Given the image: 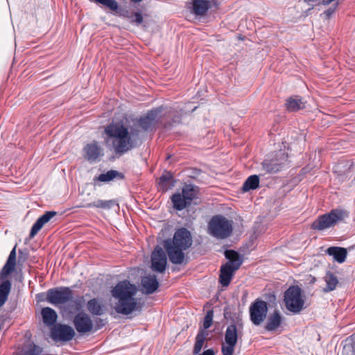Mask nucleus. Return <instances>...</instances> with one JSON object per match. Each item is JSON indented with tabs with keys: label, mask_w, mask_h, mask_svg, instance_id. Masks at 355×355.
Returning a JSON list of instances; mask_svg holds the SVG:
<instances>
[{
	"label": "nucleus",
	"mask_w": 355,
	"mask_h": 355,
	"mask_svg": "<svg viewBox=\"0 0 355 355\" xmlns=\"http://www.w3.org/2000/svg\"><path fill=\"white\" fill-rule=\"evenodd\" d=\"M162 112L161 107L148 111L146 115L133 121L128 127L122 121L107 124L104 129L105 143L107 148L119 157L136 148L139 141L141 130H152Z\"/></svg>",
	"instance_id": "obj_1"
},
{
	"label": "nucleus",
	"mask_w": 355,
	"mask_h": 355,
	"mask_svg": "<svg viewBox=\"0 0 355 355\" xmlns=\"http://www.w3.org/2000/svg\"><path fill=\"white\" fill-rule=\"evenodd\" d=\"M193 239L191 232L185 227L178 229L173 239L163 241V249L157 245L151 254V268L154 271L164 272L167 264V256L170 262L175 265L187 264L188 261L184 251L191 248Z\"/></svg>",
	"instance_id": "obj_2"
},
{
	"label": "nucleus",
	"mask_w": 355,
	"mask_h": 355,
	"mask_svg": "<svg viewBox=\"0 0 355 355\" xmlns=\"http://www.w3.org/2000/svg\"><path fill=\"white\" fill-rule=\"evenodd\" d=\"M137 291L135 285L128 280L121 281L112 288L111 295L118 300L114 306L116 313L128 315L135 311H141V306L135 297Z\"/></svg>",
	"instance_id": "obj_3"
},
{
	"label": "nucleus",
	"mask_w": 355,
	"mask_h": 355,
	"mask_svg": "<svg viewBox=\"0 0 355 355\" xmlns=\"http://www.w3.org/2000/svg\"><path fill=\"white\" fill-rule=\"evenodd\" d=\"M46 301L55 306L60 307L66 304V310L69 313L80 311L83 307V297L73 298V293L71 288L60 286L47 290Z\"/></svg>",
	"instance_id": "obj_4"
},
{
	"label": "nucleus",
	"mask_w": 355,
	"mask_h": 355,
	"mask_svg": "<svg viewBox=\"0 0 355 355\" xmlns=\"http://www.w3.org/2000/svg\"><path fill=\"white\" fill-rule=\"evenodd\" d=\"M232 230V221L222 215L214 216L208 224L209 234L218 239L228 238Z\"/></svg>",
	"instance_id": "obj_5"
},
{
	"label": "nucleus",
	"mask_w": 355,
	"mask_h": 355,
	"mask_svg": "<svg viewBox=\"0 0 355 355\" xmlns=\"http://www.w3.org/2000/svg\"><path fill=\"white\" fill-rule=\"evenodd\" d=\"M284 302L288 311L296 314L305 309L302 290L298 286H291L284 293Z\"/></svg>",
	"instance_id": "obj_6"
},
{
	"label": "nucleus",
	"mask_w": 355,
	"mask_h": 355,
	"mask_svg": "<svg viewBox=\"0 0 355 355\" xmlns=\"http://www.w3.org/2000/svg\"><path fill=\"white\" fill-rule=\"evenodd\" d=\"M349 217V212L342 209H334L330 212L318 217L312 225L315 230H323L334 226L340 221Z\"/></svg>",
	"instance_id": "obj_7"
},
{
	"label": "nucleus",
	"mask_w": 355,
	"mask_h": 355,
	"mask_svg": "<svg viewBox=\"0 0 355 355\" xmlns=\"http://www.w3.org/2000/svg\"><path fill=\"white\" fill-rule=\"evenodd\" d=\"M287 162L288 155L280 150L268 155L262 162V168L266 173H276L286 166Z\"/></svg>",
	"instance_id": "obj_8"
},
{
	"label": "nucleus",
	"mask_w": 355,
	"mask_h": 355,
	"mask_svg": "<svg viewBox=\"0 0 355 355\" xmlns=\"http://www.w3.org/2000/svg\"><path fill=\"white\" fill-rule=\"evenodd\" d=\"M268 303L257 299L250 306V316L254 325H259L266 318L268 313Z\"/></svg>",
	"instance_id": "obj_9"
},
{
	"label": "nucleus",
	"mask_w": 355,
	"mask_h": 355,
	"mask_svg": "<svg viewBox=\"0 0 355 355\" xmlns=\"http://www.w3.org/2000/svg\"><path fill=\"white\" fill-rule=\"evenodd\" d=\"M238 330L235 324L227 326L225 333V345H223L221 351L223 355H233L235 346L238 341Z\"/></svg>",
	"instance_id": "obj_10"
},
{
	"label": "nucleus",
	"mask_w": 355,
	"mask_h": 355,
	"mask_svg": "<svg viewBox=\"0 0 355 355\" xmlns=\"http://www.w3.org/2000/svg\"><path fill=\"white\" fill-rule=\"evenodd\" d=\"M197 106H192L191 103H185L184 105H177L173 109L175 110L173 112V118L168 122L164 123V128L171 129L173 127L180 124L183 116L187 115L189 113L193 112L197 109Z\"/></svg>",
	"instance_id": "obj_11"
},
{
	"label": "nucleus",
	"mask_w": 355,
	"mask_h": 355,
	"mask_svg": "<svg viewBox=\"0 0 355 355\" xmlns=\"http://www.w3.org/2000/svg\"><path fill=\"white\" fill-rule=\"evenodd\" d=\"M51 337L55 340L67 342L71 340L75 336L73 329L63 324H56L51 329Z\"/></svg>",
	"instance_id": "obj_12"
},
{
	"label": "nucleus",
	"mask_w": 355,
	"mask_h": 355,
	"mask_svg": "<svg viewBox=\"0 0 355 355\" xmlns=\"http://www.w3.org/2000/svg\"><path fill=\"white\" fill-rule=\"evenodd\" d=\"M73 323L76 331L80 334H87L93 329V323L90 316L80 311H78L74 316Z\"/></svg>",
	"instance_id": "obj_13"
},
{
	"label": "nucleus",
	"mask_w": 355,
	"mask_h": 355,
	"mask_svg": "<svg viewBox=\"0 0 355 355\" xmlns=\"http://www.w3.org/2000/svg\"><path fill=\"white\" fill-rule=\"evenodd\" d=\"M16 248L17 245L12 248L8 258L0 271V283L4 281H9L7 277L14 272L16 266Z\"/></svg>",
	"instance_id": "obj_14"
},
{
	"label": "nucleus",
	"mask_w": 355,
	"mask_h": 355,
	"mask_svg": "<svg viewBox=\"0 0 355 355\" xmlns=\"http://www.w3.org/2000/svg\"><path fill=\"white\" fill-rule=\"evenodd\" d=\"M57 212L54 211H46L43 215H42L33 225L31 227L29 237L30 239H33L38 232L42 228V227L47 223L53 216H56Z\"/></svg>",
	"instance_id": "obj_15"
},
{
	"label": "nucleus",
	"mask_w": 355,
	"mask_h": 355,
	"mask_svg": "<svg viewBox=\"0 0 355 355\" xmlns=\"http://www.w3.org/2000/svg\"><path fill=\"white\" fill-rule=\"evenodd\" d=\"M84 157L89 162H96L101 156V149L96 141L87 144L83 148Z\"/></svg>",
	"instance_id": "obj_16"
},
{
	"label": "nucleus",
	"mask_w": 355,
	"mask_h": 355,
	"mask_svg": "<svg viewBox=\"0 0 355 355\" xmlns=\"http://www.w3.org/2000/svg\"><path fill=\"white\" fill-rule=\"evenodd\" d=\"M209 8H211L209 0H192L191 12L196 17L205 15Z\"/></svg>",
	"instance_id": "obj_17"
},
{
	"label": "nucleus",
	"mask_w": 355,
	"mask_h": 355,
	"mask_svg": "<svg viewBox=\"0 0 355 355\" xmlns=\"http://www.w3.org/2000/svg\"><path fill=\"white\" fill-rule=\"evenodd\" d=\"M144 293L150 295L154 293L159 287V282L155 275H148L141 279Z\"/></svg>",
	"instance_id": "obj_18"
},
{
	"label": "nucleus",
	"mask_w": 355,
	"mask_h": 355,
	"mask_svg": "<svg viewBox=\"0 0 355 355\" xmlns=\"http://www.w3.org/2000/svg\"><path fill=\"white\" fill-rule=\"evenodd\" d=\"M225 257L228 260L225 264L237 270L243 262V256L234 250H226Z\"/></svg>",
	"instance_id": "obj_19"
},
{
	"label": "nucleus",
	"mask_w": 355,
	"mask_h": 355,
	"mask_svg": "<svg viewBox=\"0 0 355 355\" xmlns=\"http://www.w3.org/2000/svg\"><path fill=\"white\" fill-rule=\"evenodd\" d=\"M115 205L118 206L119 205L116 202V200H115L114 199L108 200L98 199L92 202L86 203L80 207H84V208L96 207V208L102 209H105V210H110Z\"/></svg>",
	"instance_id": "obj_20"
},
{
	"label": "nucleus",
	"mask_w": 355,
	"mask_h": 355,
	"mask_svg": "<svg viewBox=\"0 0 355 355\" xmlns=\"http://www.w3.org/2000/svg\"><path fill=\"white\" fill-rule=\"evenodd\" d=\"M235 271L236 270L230 267L229 264H225L221 266L219 282L223 286H227L230 284Z\"/></svg>",
	"instance_id": "obj_21"
},
{
	"label": "nucleus",
	"mask_w": 355,
	"mask_h": 355,
	"mask_svg": "<svg viewBox=\"0 0 355 355\" xmlns=\"http://www.w3.org/2000/svg\"><path fill=\"white\" fill-rule=\"evenodd\" d=\"M43 322L46 326H54L58 319L56 311L50 307H44L41 311Z\"/></svg>",
	"instance_id": "obj_22"
},
{
	"label": "nucleus",
	"mask_w": 355,
	"mask_h": 355,
	"mask_svg": "<svg viewBox=\"0 0 355 355\" xmlns=\"http://www.w3.org/2000/svg\"><path fill=\"white\" fill-rule=\"evenodd\" d=\"M286 107L289 112H297L305 108V102L302 97L293 96L287 99Z\"/></svg>",
	"instance_id": "obj_23"
},
{
	"label": "nucleus",
	"mask_w": 355,
	"mask_h": 355,
	"mask_svg": "<svg viewBox=\"0 0 355 355\" xmlns=\"http://www.w3.org/2000/svg\"><path fill=\"white\" fill-rule=\"evenodd\" d=\"M282 322V316L278 311H275L268 317L265 328L268 331H272L276 330L281 325Z\"/></svg>",
	"instance_id": "obj_24"
},
{
	"label": "nucleus",
	"mask_w": 355,
	"mask_h": 355,
	"mask_svg": "<svg viewBox=\"0 0 355 355\" xmlns=\"http://www.w3.org/2000/svg\"><path fill=\"white\" fill-rule=\"evenodd\" d=\"M327 252L340 263L345 261L347 254V250L341 247H329L327 250Z\"/></svg>",
	"instance_id": "obj_25"
},
{
	"label": "nucleus",
	"mask_w": 355,
	"mask_h": 355,
	"mask_svg": "<svg viewBox=\"0 0 355 355\" xmlns=\"http://www.w3.org/2000/svg\"><path fill=\"white\" fill-rule=\"evenodd\" d=\"M125 176L123 173L115 170H110L105 173H101L98 177H95L94 180L107 182L113 180L114 179L123 180Z\"/></svg>",
	"instance_id": "obj_26"
},
{
	"label": "nucleus",
	"mask_w": 355,
	"mask_h": 355,
	"mask_svg": "<svg viewBox=\"0 0 355 355\" xmlns=\"http://www.w3.org/2000/svg\"><path fill=\"white\" fill-rule=\"evenodd\" d=\"M326 282V286L322 291L324 293L334 291L336 288L339 282L337 277L331 271H327L324 277Z\"/></svg>",
	"instance_id": "obj_27"
},
{
	"label": "nucleus",
	"mask_w": 355,
	"mask_h": 355,
	"mask_svg": "<svg viewBox=\"0 0 355 355\" xmlns=\"http://www.w3.org/2000/svg\"><path fill=\"white\" fill-rule=\"evenodd\" d=\"M87 308L89 313L94 315H101L105 311L104 306L96 298L87 302Z\"/></svg>",
	"instance_id": "obj_28"
},
{
	"label": "nucleus",
	"mask_w": 355,
	"mask_h": 355,
	"mask_svg": "<svg viewBox=\"0 0 355 355\" xmlns=\"http://www.w3.org/2000/svg\"><path fill=\"white\" fill-rule=\"evenodd\" d=\"M259 187V177L257 175L249 176L243 182L242 191L245 193L251 190H254Z\"/></svg>",
	"instance_id": "obj_29"
},
{
	"label": "nucleus",
	"mask_w": 355,
	"mask_h": 355,
	"mask_svg": "<svg viewBox=\"0 0 355 355\" xmlns=\"http://www.w3.org/2000/svg\"><path fill=\"white\" fill-rule=\"evenodd\" d=\"M196 189L197 187L192 184H184L182 189L181 194L190 205L192 201L196 198Z\"/></svg>",
	"instance_id": "obj_30"
},
{
	"label": "nucleus",
	"mask_w": 355,
	"mask_h": 355,
	"mask_svg": "<svg viewBox=\"0 0 355 355\" xmlns=\"http://www.w3.org/2000/svg\"><path fill=\"white\" fill-rule=\"evenodd\" d=\"M171 202L173 203V207L178 210L181 211L187 207L190 206L187 201L185 200L184 196L180 193H174L171 198Z\"/></svg>",
	"instance_id": "obj_31"
},
{
	"label": "nucleus",
	"mask_w": 355,
	"mask_h": 355,
	"mask_svg": "<svg viewBox=\"0 0 355 355\" xmlns=\"http://www.w3.org/2000/svg\"><path fill=\"white\" fill-rule=\"evenodd\" d=\"M12 287L10 281H4L0 283V308L8 300Z\"/></svg>",
	"instance_id": "obj_32"
},
{
	"label": "nucleus",
	"mask_w": 355,
	"mask_h": 355,
	"mask_svg": "<svg viewBox=\"0 0 355 355\" xmlns=\"http://www.w3.org/2000/svg\"><path fill=\"white\" fill-rule=\"evenodd\" d=\"M159 184L163 190H166L174 187L172 173L168 171H164L159 178Z\"/></svg>",
	"instance_id": "obj_33"
},
{
	"label": "nucleus",
	"mask_w": 355,
	"mask_h": 355,
	"mask_svg": "<svg viewBox=\"0 0 355 355\" xmlns=\"http://www.w3.org/2000/svg\"><path fill=\"white\" fill-rule=\"evenodd\" d=\"M208 335L207 332L200 331L196 337V343L193 348V354H198L202 349L206 336Z\"/></svg>",
	"instance_id": "obj_34"
},
{
	"label": "nucleus",
	"mask_w": 355,
	"mask_h": 355,
	"mask_svg": "<svg viewBox=\"0 0 355 355\" xmlns=\"http://www.w3.org/2000/svg\"><path fill=\"white\" fill-rule=\"evenodd\" d=\"M213 317H214V311L212 310H209L207 312L204 321H203V327L205 329H209L213 322Z\"/></svg>",
	"instance_id": "obj_35"
},
{
	"label": "nucleus",
	"mask_w": 355,
	"mask_h": 355,
	"mask_svg": "<svg viewBox=\"0 0 355 355\" xmlns=\"http://www.w3.org/2000/svg\"><path fill=\"white\" fill-rule=\"evenodd\" d=\"M132 18H131V22L135 23L137 26H139L144 21L143 16L139 12H135L132 13Z\"/></svg>",
	"instance_id": "obj_36"
},
{
	"label": "nucleus",
	"mask_w": 355,
	"mask_h": 355,
	"mask_svg": "<svg viewBox=\"0 0 355 355\" xmlns=\"http://www.w3.org/2000/svg\"><path fill=\"white\" fill-rule=\"evenodd\" d=\"M18 262L24 263L25 262L28 257V252L26 249H19L18 251Z\"/></svg>",
	"instance_id": "obj_37"
},
{
	"label": "nucleus",
	"mask_w": 355,
	"mask_h": 355,
	"mask_svg": "<svg viewBox=\"0 0 355 355\" xmlns=\"http://www.w3.org/2000/svg\"><path fill=\"white\" fill-rule=\"evenodd\" d=\"M202 171L200 169L193 168L191 170L190 177L192 178H198Z\"/></svg>",
	"instance_id": "obj_38"
},
{
	"label": "nucleus",
	"mask_w": 355,
	"mask_h": 355,
	"mask_svg": "<svg viewBox=\"0 0 355 355\" xmlns=\"http://www.w3.org/2000/svg\"><path fill=\"white\" fill-rule=\"evenodd\" d=\"M336 8V5H334L333 7L329 8V9L326 10L323 14L325 15L327 18H329L332 15V14L335 12Z\"/></svg>",
	"instance_id": "obj_39"
},
{
	"label": "nucleus",
	"mask_w": 355,
	"mask_h": 355,
	"mask_svg": "<svg viewBox=\"0 0 355 355\" xmlns=\"http://www.w3.org/2000/svg\"><path fill=\"white\" fill-rule=\"evenodd\" d=\"M38 301H46V293H41L36 295Z\"/></svg>",
	"instance_id": "obj_40"
},
{
	"label": "nucleus",
	"mask_w": 355,
	"mask_h": 355,
	"mask_svg": "<svg viewBox=\"0 0 355 355\" xmlns=\"http://www.w3.org/2000/svg\"><path fill=\"white\" fill-rule=\"evenodd\" d=\"M199 355H215L214 352L212 349L205 350L202 354Z\"/></svg>",
	"instance_id": "obj_41"
},
{
	"label": "nucleus",
	"mask_w": 355,
	"mask_h": 355,
	"mask_svg": "<svg viewBox=\"0 0 355 355\" xmlns=\"http://www.w3.org/2000/svg\"><path fill=\"white\" fill-rule=\"evenodd\" d=\"M348 347L352 351V355H355V340L353 341L352 344L350 346H348Z\"/></svg>",
	"instance_id": "obj_42"
},
{
	"label": "nucleus",
	"mask_w": 355,
	"mask_h": 355,
	"mask_svg": "<svg viewBox=\"0 0 355 355\" xmlns=\"http://www.w3.org/2000/svg\"><path fill=\"white\" fill-rule=\"evenodd\" d=\"M99 324H101V326L104 325V323H103V322H99Z\"/></svg>",
	"instance_id": "obj_43"
},
{
	"label": "nucleus",
	"mask_w": 355,
	"mask_h": 355,
	"mask_svg": "<svg viewBox=\"0 0 355 355\" xmlns=\"http://www.w3.org/2000/svg\"><path fill=\"white\" fill-rule=\"evenodd\" d=\"M99 322H103L102 319H99Z\"/></svg>",
	"instance_id": "obj_44"
}]
</instances>
